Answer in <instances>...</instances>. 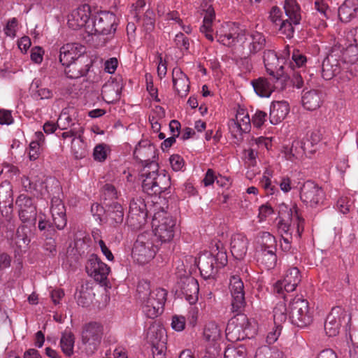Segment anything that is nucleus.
Returning <instances> with one entry per match:
<instances>
[{"mask_svg":"<svg viewBox=\"0 0 358 358\" xmlns=\"http://www.w3.org/2000/svg\"><path fill=\"white\" fill-rule=\"evenodd\" d=\"M137 291L142 311L147 317L155 319L162 313L166 300L165 289L158 288L150 291L148 285L145 284L138 285Z\"/></svg>","mask_w":358,"mask_h":358,"instance_id":"nucleus-1","label":"nucleus"},{"mask_svg":"<svg viewBox=\"0 0 358 358\" xmlns=\"http://www.w3.org/2000/svg\"><path fill=\"white\" fill-rule=\"evenodd\" d=\"M227 263V256L220 242L212 246L210 251H205L198 258L197 266L201 275L205 279L213 277L217 269L224 266Z\"/></svg>","mask_w":358,"mask_h":358,"instance_id":"nucleus-2","label":"nucleus"},{"mask_svg":"<svg viewBox=\"0 0 358 358\" xmlns=\"http://www.w3.org/2000/svg\"><path fill=\"white\" fill-rule=\"evenodd\" d=\"M142 187L150 194H159L164 192L170 184V178L164 170L159 171L158 164L152 161L143 170Z\"/></svg>","mask_w":358,"mask_h":358,"instance_id":"nucleus-3","label":"nucleus"},{"mask_svg":"<svg viewBox=\"0 0 358 358\" xmlns=\"http://www.w3.org/2000/svg\"><path fill=\"white\" fill-rule=\"evenodd\" d=\"M176 221L164 210L155 213L152 227L155 236L162 243L171 241L175 234Z\"/></svg>","mask_w":358,"mask_h":358,"instance_id":"nucleus-4","label":"nucleus"},{"mask_svg":"<svg viewBox=\"0 0 358 358\" xmlns=\"http://www.w3.org/2000/svg\"><path fill=\"white\" fill-rule=\"evenodd\" d=\"M255 329L248 317L244 314H237L228 322L226 327V336L231 342L244 340L252 336Z\"/></svg>","mask_w":358,"mask_h":358,"instance_id":"nucleus-5","label":"nucleus"},{"mask_svg":"<svg viewBox=\"0 0 358 358\" xmlns=\"http://www.w3.org/2000/svg\"><path fill=\"white\" fill-rule=\"evenodd\" d=\"M157 247L149 234H142L137 237L131 250L133 260L139 264H145L155 256Z\"/></svg>","mask_w":358,"mask_h":358,"instance_id":"nucleus-6","label":"nucleus"},{"mask_svg":"<svg viewBox=\"0 0 358 358\" xmlns=\"http://www.w3.org/2000/svg\"><path fill=\"white\" fill-rule=\"evenodd\" d=\"M289 319L291 322L300 327L308 326L313 321V311L307 300L294 298L289 303Z\"/></svg>","mask_w":358,"mask_h":358,"instance_id":"nucleus-7","label":"nucleus"},{"mask_svg":"<svg viewBox=\"0 0 358 358\" xmlns=\"http://www.w3.org/2000/svg\"><path fill=\"white\" fill-rule=\"evenodd\" d=\"M299 194L301 201L312 208L322 205L325 199L324 190L311 180L303 183L299 189Z\"/></svg>","mask_w":358,"mask_h":358,"instance_id":"nucleus-8","label":"nucleus"},{"mask_svg":"<svg viewBox=\"0 0 358 358\" xmlns=\"http://www.w3.org/2000/svg\"><path fill=\"white\" fill-rule=\"evenodd\" d=\"M116 16L110 12H101L87 26V33L93 34H110L116 30Z\"/></svg>","mask_w":358,"mask_h":358,"instance_id":"nucleus-9","label":"nucleus"},{"mask_svg":"<svg viewBox=\"0 0 358 358\" xmlns=\"http://www.w3.org/2000/svg\"><path fill=\"white\" fill-rule=\"evenodd\" d=\"M22 185L26 192L33 193L34 195L59 194L61 190L59 182L52 178H47L44 182L37 184L33 183L29 177L24 176L22 178Z\"/></svg>","mask_w":358,"mask_h":358,"instance_id":"nucleus-10","label":"nucleus"},{"mask_svg":"<svg viewBox=\"0 0 358 358\" xmlns=\"http://www.w3.org/2000/svg\"><path fill=\"white\" fill-rule=\"evenodd\" d=\"M262 249L259 259L267 269L273 268L277 262V256L275 253L276 241L273 236L268 232H262L261 234Z\"/></svg>","mask_w":358,"mask_h":358,"instance_id":"nucleus-11","label":"nucleus"},{"mask_svg":"<svg viewBox=\"0 0 358 358\" xmlns=\"http://www.w3.org/2000/svg\"><path fill=\"white\" fill-rule=\"evenodd\" d=\"M245 34V30L241 29L236 24L231 22H226L222 24L216 31L217 41L227 46L233 45L236 41L241 42Z\"/></svg>","mask_w":358,"mask_h":358,"instance_id":"nucleus-12","label":"nucleus"},{"mask_svg":"<svg viewBox=\"0 0 358 358\" xmlns=\"http://www.w3.org/2000/svg\"><path fill=\"white\" fill-rule=\"evenodd\" d=\"M301 280V275L298 268L292 267L289 268L282 280L277 281L274 286V292L285 297L284 292H292L295 290L297 285Z\"/></svg>","mask_w":358,"mask_h":358,"instance_id":"nucleus-13","label":"nucleus"},{"mask_svg":"<svg viewBox=\"0 0 358 358\" xmlns=\"http://www.w3.org/2000/svg\"><path fill=\"white\" fill-rule=\"evenodd\" d=\"M349 320L347 313L341 307H334L327 315L324 322V331L327 336H335L339 333L343 322Z\"/></svg>","mask_w":358,"mask_h":358,"instance_id":"nucleus-14","label":"nucleus"},{"mask_svg":"<svg viewBox=\"0 0 358 358\" xmlns=\"http://www.w3.org/2000/svg\"><path fill=\"white\" fill-rule=\"evenodd\" d=\"M304 141H294L290 146H284L282 150L283 157L290 162L298 163L302 161L309 154L315 152V149L306 148Z\"/></svg>","mask_w":358,"mask_h":358,"instance_id":"nucleus-15","label":"nucleus"},{"mask_svg":"<svg viewBox=\"0 0 358 358\" xmlns=\"http://www.w3.org/2000/svg\"><path fill=\"white\" fill-rule=\"evenodd\" d=\"M338 55V48H334L324 59L322 65V76L324 79L331 80L337 75L344 64Z\"/></svg>","mask_w":358,"mask_h":358,"instance_id":"nucleus-16","label":"nucleus"},{"mask_svg":"<svg viewBox=\"0 0 358 358\" xmlns=\"http://www.w3.org/2000/svg\"><path fill=\"white\" fill-rule=\"evenodd\" d=\"M90 8L87 5L82 6L76 10H73L68 16V25L74 30L85 28L87 32V26L92 24L90 21Z\"/></svg>","mask_w":358,"mask_h":358,"instance_id":"nucleus-17","label":"nucleus"},{"mask_svg":"<svg viewBox=\"0 0 358 358\" xmlns=\"http://www.w3.org/2000/svg\"><path fill=\"white\" fill-rule=\"evenodd\" d=\"M229 290L232 297L231 310L233 312H238L245 304L244 285L239 276L233 275L231 277Z\"/></svg>","mask_w":358,"mask_h":358,"instance_id":"nucleus-18","label":"nucleus"},{"mask_svg":"<svg viewBox=\"0 0 358 358\" xmlns=\"http://www.w3.org/2000/svg\"><path fill=\"white\" fill-rule=\"evenodd\" d=\"M86 271L96 281L103 282L107 279L110 269L97 256L92 255L86 265Z\"/></svg>","mask_w":358,"mask_h":358,"instance_id":"nucleus-19","label":"nucleus"},{"mask_svg":"<svg viewBox=\"0 0 358 358\" xmlns=\"http://www.w3.org/2000/svg\"><path fill=\"white\" fill-rule=\"evenodd\" d=\"M291 224L293 225L292 228L290 225L281 222L279 223V231L282 233L284 232L286 235L289 234L291 237L293 234L296 238H299L303 231V219L300 216L298 208L294 206L289 210Z\"/></svg>","mask_w":358,"mask_h":358,"instance_id":"nucleus-20","label":"nucleus"},{"mask_svg":"<svg viewBox=\"0 0 358 358\" xmlns=\"http://www.w3.org/2000/svg\"><path fill=\"white\" fill-rule=\"evenodd\" d=\"M212 1L213 0H203L201 5V8L205 14L203 24L200 27V31L210 41H213L214 40L212 27L215 19V11L212 6Z\"/></svg>","mask_w":358,"mask_h":358,"instance_id":"nucleus-21","label":"nucleus"},{"mask_svg":"<svg viewBox=\"0 0 358 358\" xmlns=\"http://www.w3.org/2000/svg\"><path fill=\"white\" fill-rule=\"evenodd\" d=\"M59 194V193L54 194L53 197L51 199L50 212L54 224L58 229L61 230L66 225L67 220L65 207L62 201L58 196Z\"/></svg>","mask_w":358,"mask_h":358,"instance_id":"nucleus-22","label":"nucleus"},{"mask_svg":"<svg viewBox=\"0 0 358 358\" xmlns=\"http://www.w3.org/2000/svg\"><path fill=\"white\" fill-rule=\"evenodd\" d=\"M85 52V47L78 43L64 45L59 51V62L64 66L79 60Z\"/></svg>","mask_w":358,"mask_h":358,"instance_id":"nucleus-23","label":"nucleus"},{"mask_svg":"<svg viewBox=\"0 0 358 358\" xmlns=\"http://www.w3.org/2000/svg\"><path fill=\"white\" fill-rule=\"evenodd\" d=\"M92 60L87 57H83L77 62L70 64L64 65L66 66L65 73L68 78L76 79L85 76L92 66Z\"/></svg>","mask_w":358,"mask_h":358,"instance_id":"nucleus-24","label":"nucleus"},{"mask_svg":"<svg viewBox=\"0 0 358 358\" xmlns=\"http://www.w3.org/2000/svg\"><path fill=\"white\" fill-rule=\"evenodd\" d=\"M264 62L266 71L273 78L279 79L282 76L284 65L275 52L272 50L264 52Z\"/></svg>","mask_w":358,"mask_h":358,"instance_id":"nucleus-25","label":"nucleus"},{"mask_svg":"<svg viewBox=\"0 0 358 358\" xmlns=\"http://www.w3.org/2000/svg\"><path fill=\"white\" fill-rule=\"evenodd\" d=\"M102 334L103 327L100 324L90 322L85 327L83 331V342L95 347L101 343Z\"/></svg>","mask_w":358,"mask_h":358,"instance_id":"nucleus-26","label":"nucleus"},{"mask_svg":"<svg viewBox=\"0 0 358 358\" xmlns=\"http://www.w3.org/2000/svg\"><path fill=\"white\" fill-rule=\"evenodd\" d=\"M147 215L146 205L142 199L138 198L131 201L128 218L134 221L133 224L136 223L139 225L143 224Z\"/></svg>","mask_w":358,"mask_h":358,"instance_id":"nucleus-27","label":"nucleus"},{"mask_svg":"<svg viewBox=\"0 0 358 358\" xmlns=\"http://www.w3.org/2000/svg\"><path fill=\"white\" fill-rule=\"evenodd\" d=\"M314 8L317 13L310 20L311 24L319 29L326 27V19L328 17L329 6L325 0H314Z\"/></svg>","mask_w":358,"mask_h":358,"instance_id":"nucleus-28","label":"nucleus"},{"mask_svg":"<svg viewBox=\"0 0 358 358\" xmlns=\"http://www.w3.org/2000/svg\"><path fill=\"white\" fill-rule=\"evenodd\" d=\"M347 36L342 35L338 40V52H342V58L341 59L343 64H355L358 61V50L355 42L346 43L345 45L343 41H346Z\"/></svg>","mask_w":358,"mask_h":358,"instance_id":"nucleus-29","label":"nucleus"},{"mask_svg":"<svg viewBox=\"0 0 358 358\" xmlns=\"http://www.w3.org/2000/svg\"><path fill=\"white\" fill-rule=\"evenodd\" d=\"M249 241L242 234H234L231 238L230 249L232 255L237 259H243L248 252Z\"/></svg>","mask_w":358,"mask_h":358,"instance_id":"nucleus-30","label":"nucleus"},{"mask_svg":"<svg viewBox=\"0 0 358 358\" xmlns=\"http://www.w3.org/2000/svg\"><path fill=\"white\" fill-rule=\"evenodd\" d=\"M251 122L248 113L244 109H240L237 111L236 120L231 124L230 129L234 136L241 135L250 131Z\"/></svg>","mask_w":358,"mask_h":358,"instance_id":"nucleus-31","label":"nucleus"},{"mask_svg":"<svg viewBox=\"0 0 358 358\" xmlns=\"http://www.w3.org/2000/svg\"><path fill=\"white\" fill-rule=\"evenodd\" d=\"M172 80L173 88L177 94L182 97L187 96L189 90V78L180 68L173 69Z\"/></svg>","mask_w":358,"mask_h":358,"instance_id":"nucleus-32","label":"nucleus"},{"mask_svg":"<svg viewBox=\"0 0 358 358\" xmlns=\"http://www.w3.org/2000/svg\"><path fill=\"white\" fill-rule=\"evenodd\" d=\"M244 43V46L247 47L252 54L264 49L266 45V38L264 36L258 31H254L246 36V34L241 41Z\"/></svg>","mask_w":358,"mask_h":358,"instance_id":"nucleus-33","label":"nucleus"},{"mask_svg":"<svg viewBox=\"0 0 358 358\" xmlns=\"http://www.w3.org/2000/svg\"><path fill=\"white\" fill-rule=\"evenodd\" d=\"M163 333V329L156 325L155 322H152L147 330L146 339L154 345L152 353L155 358H163L164 355V345H161L160 350L159 349V346H155L157 341L159 339V337Z\"/></svg>","mask_w":358,"mask_h":358,"instance_id":"nucleus-34","label":"nucleus"},{"mask_svg":"<svg viewBox=\"0 0 358 358\" xmlns=\"http://www.w3.org/2000/svg\"><path fill=\"white\" fill-rule=\"evenodd\" d=\"M289 111V104L287 101L273 102L270 108V122L277 124L283 120Z\"/></svg>","mask_w":358,"mask_h":358,"instance_id":"nucleus-35","label":"nucleus"},{"mask_svg":"<svg viewBox=\"0 0 358 358\" xmlns=\"http://www.w3.org/2000/svg\"><path fill=\"white\" fill-rule=\"evenodd\" d=\"M122 90V85L117 82H108L106 83L101 90L103 99L108 103H111L119 100Z\"/></svg>","mask_w":358,"mask_h":358,"instance_id":"nucleus-36","label":"nucleus"},{"mask_svg":"<svg viewBox=\"0 0 358 358\" xmlns=\"http://www.w3.org/2000/svg\"><path fill=\"white\" fill-rule=\"evenodd\" d=\"M181 289L189 301H195L197 299L199 287L197 280L191 276L181 279Z\"/></svg>","mask_w":358,"mask_h":358,"instance_id":"nucleus-37","label":"nucleus"},{"mask_svg":"<svg viewBox=\"0 0 358 358\" xmlns=\"http://www.w3.org/2000/svg\"><path fill=\"white\" fill-rule=\"evenodd\" d=\"M358 11V0H345L338 9L340 20L348 22L355 17Z\"/></svg>","mask_w":358,"mask_h":358,"instance_id":"nucleus-38","label":"nucleus"},{"mask_svg":"<svg viewBox=\"0 0 358 358\" xmlns=\"http://www.w3.org/2000/svg\"><path fill=\"white\" fill-rule=\"evenodd\" d=\"M322 103V94L316 90H309L303 92L302 104L308 110L317 109Z\"/></svg>","mask_w":358,"mask_h":358,"instance_id":"nucleus-39","label":"nucleus"},{"mask_svg":"<svg viewBox=\"0 0 358 358\" xmlns=\"http://www.w3.org/2000/svg\"><path fill=\"white\" fill-rule=\"evenodd\" d=\"M287 19L294 24H299L301 20V11L300 6L296 0H285L283 6Z\"/></svg>","mask_w":358,"mask_h":358,"instance_id":"nucleus-40","label":"nucleus"},{"mask_svg":"<svg viewBox=\"0 0 358 358\" xmlns=\"http://www.w3.org/2000/svg\"><path fill=\"white\" fill-rule=\"evenodd\" d=\"M252 84L257 94L261 97H269L275 90L273 80L260 78Z\"/></svg>","mask_w":358,"mask_h":358,"instance_id":"nucleus-41","label":"nucleus"},{"mask_svg":"<svg viewBox=\"0 0 358 358\" xmlns=\"http://www.w3.org/2000/svg\"><path fill=\"white\" fill-rule=\"evenodd\" d=\"M203 339L210 345H215L221 339V329L213 322L208 323L203 330Z\"/></svg>","mask_w":358,"mask_h":358,"instance_id":"nucleus-42","label":"nucleus"},{"mask_svg":"<svg viewBox=\"0 0 358 358\" xmlns=\"http://www.w3.org/2000/svg\"><path fill=\"white\" fill-rule=\"evenodd\" d=\"M273 172L269 169H266L259 181L260 186L264 189L267 196L278 195L280 192L277 187L273 185L271 178Z\"/></svg>","mask_w":358,"mask_h":358,"instance_id":"nucleus-43","label":"nucleus"},{"mask_svg":"<svg viewBox=\"0 0 358 358\" xmlns=\"http://www.w3.org/2000/svg\"><path fill=\"white\" fill-rule=\"evenodd\" d=\"M94 294L92 289L88 285H83L78 291L76 293L77 303L81 306H88L93 301Z\"/></svg>","mask_w":358,"mask_h":358,"instance_id":"nucleus-44","label":"nucleus"},{"mask_svg":"<svg viewBox=\"0 0 358 358\" xmlns=\"http://www.w3.org/2000/svg\"><path fill=\"white\" fill-rule=\"evenodd\" d=\"M45 142V136L41 131H36L34 134V139L29 144V159L31 160H36L38 158L41 148Z\"/></svg>","mask_w":358,"mask_h":358,"instance_id":"nucleus-45","label":"nucleus"},{"mask_svg":"<svg viewBox=\"0 0 358 358\" xmlns=\"http://www.w3.org/2000/svg\"><path fill=\"white\" fill-rule=\"evenodd\" d=\"M71 151L77 159H82L87 155V146L83 139V135L71 140Z\"/></svg>","mask_w":358,"mask_h":358,"instance_id":"nucleus-46","label":"nucleus"},{"mask_svg":"<svg viewBox=\"0 0 358 358\" xmlns=\"http://www.w3.org/2000/svg\"><path fill=\"white\" fill-rule=\"evenodd\" d=\"M350 345L349 341L347 345L341 350V352L345 358H355L357 354L356 348H358V329L353 330L350 333Z\"/></svg>","mask_w":358,"mask_h":358,"instance_id":"nucleus-47","label":"nucleus"},{"mask_svg":"<svg viewBox=\"0 0 358 358\" xmlns=\"http://www.w3.org/2000/svg\"><path fill=\"white\" fill-rule=\"evenodd\" d=\"M255 358H287V356L280 349L264 345L257 350Z\"/></svg>","mask_w":358,"mask_h":358,"instance_id":"nucleus-48","label":"nucleus"},{"mask_svg":"<svg viewBox=\"0 0 358 358\" xmlns=\"http://www.w3.org/2000/svg\"><path fill=\"white\" fill-rule=\"evenodd\" d=\"M108 221L110 224H120L124 219V211L122 206L116 202H113L108 209Z\"/></svg>","mask_w":358,"mask_h":358,"instance_id":"nucleus-49","label":"nucleus"},{"mask_svg":"<svg viewBox=\"0 0 358 358\" xmlns=\"http://www.w3.org/2000/svg\"><path fill=\"white\" fill-rule=\"evenodd\" d=\"M278 302L273 309V321L280 325L285 322L287 318V308L285 301V296Z\"/></svg>","mask_w":358,"mask_h":358,"instance_id":"nucleus-50","label":"nucleus"},{"mask_svg":"<svg viewBox=\"0 0 358 358\" xmlns=\"http://www.w3.org/2000/svg\"><path fill=\"white\" fill-rule=\"evenodd\" d=\"M136 159L142 162H148L150 158L155 155V149L152 145L141 146L138 145L136 148L134 153Z\"/></svg>","mask_w":358,"mask_h":358,"instance_id":"nucleus-51","label":"nucleus"},{"mask_svg":"<svg viewBox=\"0 0 358 358\" xmlns=\"http://www.w3.org/2000/svg\"><path fill=\"white\" fill-rule=\"evenodd\" d=\"M60 346L62 350L66 356H71L73 352L74 337L71 332L65 331L63 333L61 340Z\"/></svg>","mask_w":358,"mask_h":358,"instance_id":"nucleus-52","label":"nucleus"},{"mask_svg":"<svg viewBox=\"0 0 358 358\" xmlns=\"http://www.w3.org/2000/svg\"><path fill=\"white\" fill-rule=\"evenodd\" d=\"M57 122L58 128L62 130H66L69 127H77V125L73 123L69 110L66 108L62 111Z\"/></svg>","mask_w":358,"mask_h":358,"instance_id":"nucleus-53","label":"nucleus"},{"mask_svg":"<svg viewBox=\"0 0 358 358\" xmlns=\"http://www.w3.org/2000/svg\"><path fill=\"white\" fill-rule=\"evenodd\" d=\"M139 23L147 32L153 30L155 27V14L152 10H147L142 18H138Z\"/></svg>","mask_w":358,"mask_h":358,"instance_id":"nucleus-54","label":"nucleus"},{"mask_svg":"<svg viewBox=\"0 0 358 358\" xmlns=\"http://www.w3.org/2000/svg\"><path fill=\"white\" fill-rule=\"evenodd\" d=\"M110 147L104 143L98 144L95 146L93 151L94 160L98 162H104L110 153Z\"/></svg>","mask_w":358,"mask_h":358,"instance_id":"nucleus-55","label":"nucleus"},{"mask_svg":"<svg viewBox=\"0 0 358 358\" xmlns=\"http://www.w3.org/2000/svg\"><path fill=\"white\" fill-rule=\"evenodd\" d=\"M224 358H247V351L243 345L228 348L224 352Z\"/></svg>","mask_w":358,"mask_h":358,"instance_id":"nucleus-56","label":"nucleus"},{"mask_svg":"<svg viewBox=\"0 0 358 358\" xmlns=\"http://www.w3.org/2000/svg\"><path fill=\"white\" fill-rule=\"evenodd\" d=\"M294 25L293 22L289 19L284 20L278 25L279 26L278 31L280 34L285 36V37L291 38L294 35Z\"/></svg>","mask_w":358,"mask_h":358,"instance_id":"nucleus-57","label":"nucleus"},{"mask_svg":"<svg viewBox=\"0 0 358 358\" xmlns=\"http://www.w3.org/2000/svg\"><path fill=\"white\" fill-rule=\"evenodd\" d=\"M306 57L299 50H294L292 52V61L289 66L292 69L302 67L306 63Z\"/></svg>","mask_w":358,"mask_h":358,"instance_id":"nucleus-58","label":"nucleus"},{"mask_svg":"<svg viewBox=\"0 0 358 358\" xmlns=\"http://www.w3.org/2000/svg\"><path fill=\"white\" fill-rule=\"evenodd\" d=\"M18 29V21L15 17L8 20L3 28V32L8 37L14 38L16 36V32Z\"/></svg>","mask_w":358,"mask_h":358,"instance_id":"nucleus-59","label":"nucleus"},{"mask_svg":"<svg viewBox=\"0 0 358 358\" xmlns=\"http://www.w3.org/2000/svg\"><path fill=\"white\" fill-rule=\"evenodd\" d=\"M12 187L10 184L4 181L0 186V202H9L12 199Z\"/></svg>","mask_w":358,"mask_h":358,"instance_id":"nucleus-60","label":"nucleus"},{"mask_svg":"<svg viewBox=\"0 0 358 358\" xmlns=\"http://www.w3.org/2000/svg\"><path fill=\"white\" fill-rule=\"evenodd\" d=\"M271 143H272L271 137L259 136L257 138H252L250 144L251 146H254L255 145H256L259 148H265L266 150H269L272 145Z\"/></svg>","mask_w":358,"mask_h":358,"instance_id":"nucleus-61","label":"nucleus"},{"mask_svg":"<svg viewBox=\"0 0 358 358\" xmlns=\"http://www.w3.org/2000/svg\"><path fill=\"white\" fill-rule=\"evenodd\" d=\"M19 216L23 222H27L31 220H34L36 216V207L20 208Z\"/></svg>","mask_w":358,"mask_h":358,"instance_id":"nucleus-62","label":"nucleus"},{"mask_svg":"<svg viewBox=\"0 0 358 358\" xmlns=\"http://www.w3.org/2000/svg\"><path fill=\"white\" fill-rule=\"evenodd\" d=\"M84 134V128L80 124H78L77 127H73L69 130L64 131L62 134V138L64 139L76 138V137H79L80 135H83Z\"/></svg>","mask_w":358,"mask_h":358,"instance_id":"nucleus-63","label":"nucleus"},{"mask_svg":"<svg viewBox=\"0 0 358 358\" xmlns=\"http://www.w3.org/2000/svg\"><path fill=\"white\" fill-rule=\"evenodd\" d=\"M282 326L278 324H275L273 327L269 330L266 336V342L268 344L274 343L278 338L281 334Z\"/></svg>","mask_w":358,"mask_h":358,"instance_id":"nucleus-64","label":"nucleus"}]
</instances>
